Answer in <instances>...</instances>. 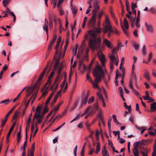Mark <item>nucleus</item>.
Wrapping results in <instances>:
<instances>
[{"instance_id":"obj_1","label":"nucleus","mask_w":156,"mask_h":156,"mask_svg":"<svg viewBox=\"0 0 156 156\" xmlns=\"http://www.w3.org/2000/svg\"><path fill=\"white\" fill-rule=\"evenodd\" d=\"M83 37L84 39L81 43V48H84L85 42L88 39H89L88 46L92 51H94L96 49L100 48L101 38L100 36L97 37L93 31L91 30H88L87 33L85 34Z\"/></svg>"},{"instance_id":"obj_2","label":"nucleus","mask_w":156,"mask_h":156,"mask_svg":"<svg viewBox=\"0 0 156 156\" xmlns=\"http://www.w3.org/2000/svg\"><path fill=\"white\" fill-rule=\"evenodd\" d=\"M93 74L95 79L94 80L96 83L94 86L95 87L97 86V83H98L100 82L102 77L105 76L103 71L102 67L99 66L97 65L96 68L93 72Z\"/></svg>"},{"instance_id":"obj_3","label":"nucleus","mask_w":156,"mask_h":156,"mask_svg":"<svg viewBox=\"0 0 156 156\" xmlns=\"http://www.w3.org/2000/svg\"><path fill=\"white\" fill-rule=\"evenodd\" d=\"M103 32L105 34L107 33L108 31H111L112 29V27L109 21L108 15H105V22L103 24Z\"/></svg>"},{"instance_id":"obj_4","label":"nucleus","mask_w":156,"mask_h":156,"mask_svg":"<svg viewBox=\"0 0 156 156\" xmlns=\"http://www.w3.org/2000/svg\"><path fill=\"white\" fill-rule=\"evenodd\" d=\"M121 26L125 35L126 36H128L129 34V33L128 30L129 29V27L128 22L126 18H125L124 19L123 25L122 23H121Z\"/></svg>"},{"instance_id":"obj_5","label":"nucleus","mask_w":156,"mask_h":156,"mask_svg":"<svg viewBox=\"0 0 156 156\" xmlns=\"http://www.w3.org/2000/svg\"><path fill=\"white\" fill-rule=\"evenodd\" d=\"M97 49L98 51L97 55L100 61L101 62L102 65L103 66H105V62L106 60L105 58V55L102 53L100 50L98 51V49Z\"/></svg>"},{"instance_id":"obj_6","label":"nucleus","mask_w":156,"mask_h":156,"mask_svg":"<svg viewBox=\"0 0 156 156\" xmlns=\"http://www.w3.org/2000/svg\"><path fill=\"white\" fill-rule=\"evenodd\" d=\"M37 86L38 87L39 86L35 83L34 85L33 86H29L27 88L26 90L27 91V94L26 96L27 98L30 96V95L33 92L34 90Z\"/></svg>"},{"instance_id":"obj_7","label":"nucleus","mask_w":156,"mask_h":156,"mask_svg":"<svg viewBox=\"0 0 156 156\" xmlns=\"http://www.w3.org/2000/svg\"><path fill=\"white\" fill-rule=\"evenodd\" d=\"M96 20V15L93 14L91 18L90 19L89 21V26L91 28H93L94 27V25L95 24Z\"/></svg>"},{"instance_id":"obj_8","label":"nucleus","mask_w":156,"mask_h":156,"mask_svg":"<svg viewBox=\"0 0 156 156\" xmlns=\"http://www.w3.org/2000/svg\"><path fill=\"white\" fill-rule=\"evenodd\" d=\"M109 58L111 61L110 63V67L111 71H112L114 69L113 63L115 58V56L113 54H109Z\"/></svg>"},{"instance_id":"obj_9","label":"nucleus","mask_w":156,"mask_h":156,"mask_svg":"<svg viewBox=\"0 0 156 156\" xmlns=\"http://www.w3.org/2000/svg\"><path fill=\"white\" fill-rule=\"evenodd\" d=\"M86 78L87 80H88V81H89V82L91 83L92 85H93V87L94 88H97V89H98L99 90H101V88L99 87L98 83H97V86L96 87H94V85L96 83V82H95L94 81V82L92 80L90 77L89 76V75L87 73V75Z\"/></svg>"},{"instance_id":"obj_10","label":"nucleus","mask_w":156,"mask_h":156,"mask_svg":"<svg viewBox=\"0 0 156 156\" xmlns=\"http://www.w3.org/2000/svg\"><path fill=\"white\" fill-rule=\"evenodd\" d=\"M94 9L92 11L93 14L96 15L97 12L99 10L100 7L97 2H95L94 5Z\"/></svg>"},{"instance_id":"obj_11","label":"nucleus","mask_w":156,"mask_h":156,"mask_svg":"<svg viewBox=\"0 0 156 156\" xmlns=\"http://www.w3.org/2000/svg\"><path fill=\"white\" fill-rule=\"evenodd\" d=\"M145 26L147 28V31L150 33L153 32L154 30L151 24H148L147 22L145 23Z\"/></svg>"},{"instance_id":"obj_12","label":"nucleus","mask_w":156,"mask_h":156,"mask_svg":"<svg viewBox=\"0 0 156 156\" xmlns=\"http://www.w3.org/2000/svg\"><path fill=\"white\" fill-rule=\"evenodd\" d=\"M103 43L109 48H111L113 46V44L112 43L107 39H104L103 41Z\"/></svg>"},{"instance_id":"obj_13","label":"nucleus","mask_w":156,"mask_h":156,"mask_svg":"<svg viewBox=\"0 0 156 156\" xmlns=\"http://www.w3.org/2000/svg\"><path fill=\"white\" fill-rule=\"evenodd\" d=\"M54 74H55V72L53 71L51 72L50 73V74L48 78V80L45 83V86H47L48 84H49V85H50V84L51 83V79L53 76Z\"/></svg>"},{"instance_id":"obj_14","label":"nucleus","mask_w":156,"mask_h":156,"mask_svg":"<svg viewBox=\"0 0 156 156\" xmlns=\"http://www.w3.org/2000/svg\"><path fill=\"white\" fill-rule=\"evenodd\" d=\"M35 143H34L31 146V150L30 151V153H28L27 154V156H34V152L35 150Z\"/></svg>"},{"instance_id":"obj_15","label":"nucleus","mask_w":156,"mask_h":156,"mask_svg":"<svg viewBox=\"0 0 156 156\" xmlns=\"http://www.w3.org/2000/svg\"><path fill=\"white\" fill-rule=\"evenodd\" d=\"M43 29L46 31L47 34L48 35V21L46 18L45 19V23L44 25L43 26Z\"/></svg>"},{"instance_id":"obj_16","label":"nucleus","mask_w":156,"mask_h":156,"mask_svg":"<svg viewBox=\"0 0 156 156\" xmlns=\"http://www.w3.org/2000/svg\"><path fill=\"white\" fill-rule=\"evenodd\" d=\"M102 154L103 156H109L106 147L104 146L102 149Z\"/></svg>"},{"instance_id":"obj_17","label":"nucleus","mask_w":156,"mask_h":156,"mask_svg":"<svg viewBox=\"0 0 156 156\" xmlns=\"http://www.w3.org/2000/svg\"><path fill=\"white\" fill-rule=\"evenodd\" d=\"M58 83H54L51 86L50 89L53 90V91L55 92L58 86Z\"/></svg>"},{"instance_id":"obj_18","label":"nucleus","mask_w":156,"mask_h":156,"mask_svg":"<svg viewBox=\"0 0 156 156\" xmlns=\"http://www.w3.org/2000/svg\"><path fill=\"white\" fill-rule=\"evenodd\" d=\"M48 88L47 87L46 88L45 87H44L43 88L41 89V92H42V95L41 96V97H44V98L45 96L47 95L48 93V90H46L45 91H44V90H47Z\"/></svg>"},{"instance_id":"obj_19","label":"nucleus","mask_w":156,"mask_h":156,"mask_svg":"<svg viewBox=\"0 0 156 156\" xmlns=\"http://www.w3.org/2000/svg\"><path fill=\"white\" fill-rule=\"evenodd\" d=\"M41 107H40L39 106H38L36 109L35 114H36V115L38 116L40 115H41Z\"/></svg>"},{"instance_id":"obj_20","label":"nucleus","mask_w":156,"mask_h":156,"mask_svg":"<svg viewBox=\"0 0 156 156\" xmlns=\"http://www.w3.org/2000/svg\"><path fill=\"white\" fill-rule=\"evenodd\" d=\"M44 119V117L43 115H40L39 116L37 119V122H36L35 124L37 125V123L40 124L41 123Z\"/></svg>"},{"instance_id":"obj_21","label":"nucleus","mask_w":156,"mask_h":156,"mask_svg":"<svg viewBox=\"0 0 156 156\" xmlns=\"http://www.w3.org/2000/svg\"><path fill=\"white\" fill-rule=\"evenodd\" d=\"M89 93L90 91L89 90L87 91L86 94L84 98L83 102L84 105H85L87 103V99L89 97Z\"/></svg>"},{"instance_id":"obj_22","label":"nucleus","mask_w":156,"mask_h":156,"mask_svg":"<svg viewBox=\"0 0 156 156\" xmlns=\"http://www.w3.org/2000/svg\"><path fill=\"white\" fill-rule=\"evenodd\" d=\"M133 152L134 156H139V151L135 147H133L132 149Z\"/></svg>"},{"instance_id":"obj_23","label":"nucleus","mask_w":156,"mask_h":156,"mask_svg":"<svg viewBox=\"0 0 156 156\" xmlns=\"http://www.w3.org/2000/svg\"><path fill=\"white\" fill-rule=\"evenodd\" d=\"M140 152L143 156H148V150L147 148H145L141 151Z\"/></svg>"},{"instance_id":"obj_24","label":"nucleus","mask_w":156,"mask_h":156,"mask_svg":"<svg viewBox=\"0 0 156 156\" xmlns=\"http://www.w3.org/2000/svg\"><path fill=\"white\" fill-rule=\"evenodd\" d=\"M107 76L108 78L107 79H106L105 77V76H104V77H102L103 78V80L106 86L108 84L110 80V76L108 74H107Z\"/></svg>"},{"instance_id":"obj_25","label":"nucleus","mask_w":156,"mask_h":156,"mask_svg":"<svg viewBox=\"0 0 156 156\" xmlns=\"http://www.w3.org/2000/svg\"><path fill=\"white\" fill-rule=\"evenodd\" d=\"M44 76L43 75H42L41 74H40L38 78L37 79V80L36 81V82L35 83L36 84H37L38 86H39L41 84L40 81L42 79Z\"/></svg>"},{"instance_id":"obj_26","label":"nucleus","mask_w":156,"mask_h":156,"mask_svg":"<svg viewBox=\"0 0 156 156\" xmlns=\"http://www.w3.org/2000/svg\"><path fill=\"white\" fill-rule=\"evenodd\" d=\"M100 150V144L98 142L97 143L96 149L95 151V153L96 154H98Z\"/></svg>"},{"instance_id":"obj_27","label":"nucleus","mask_w":156,"mask_h":156,"mask_svg":"<svg viewBox=\"0 0 156 156\" xmlns=\"http://www.w3.org/2000/svg\"><path fill=\"white\" fill-rule=\"evenodd\" d=\"M52 114V112H50L47 115L46 117L45 118V119L44 121V122L43 123L42 125V127H43L45 124V123L46 121H47L48 118L50 117V116Z\"/></svg>"},{"instance_id":"obj_28","label":"nucleus","mask_w":156,"mask_h":156,"mask_svg":"<svg viewBox=\"0 0 156 156\" xmlns=\"http://www.w3.org/2000/svg\"><path fill=\"white\" fill-rule=\"evenodd\" d=\"M151 110L153 111L154 110H156V102H154L151 104Z\"/></svg>"},{"instance_id":"obj_29","label":"nucleus","mask_w":156,"mask_h":156,"mask_svg":"<svg viewBox=\"0 0 156 156\" xmlns=\"http://www.w3.org/2000/svg\"><path fill=\"white\" fill-rule=\"evenodd\" d=\"M98 116L101 119L103 124H104V119L102 117V114L101 110V109H100L99 110V112H98Z\"/></svg>"},{"instance_id":"obj_30","label":"nucleus","mask_w":156,"mask_h":156,"mask_svg":"<svg viewBox=\"0 0 156 156\" xmlns=\"http://www.w3.org/2000/svg\"><path fill=\"white\" fill-rule=\"evenodd\" d=\"M60 106L58 105L57 106H55L53 109L50 112H52V113L54 112V114H55L57 112L59 109Z\"/></svg>"},{"instance_id":"obj_31","label":"nucleus","mask_w":156,"mask_h":156,"mask_svg":"<svg viewBox=\"0 0 156 156\" xmlns=\"http://www.w3.org/2000/svg\"><path fill=\"white\" fill-rule=\"evenodd\" d=\"M104 11L103 10L101 9L98 15V20L99 22H100V20L101 19L102 16L103 14Z\"/></svg>"},{"instance_id":"obj_32","label":"nucleus","mask_w":156,"mask_h":156,"mask_svg":"<svg viewBox=\"0 0 156 156\" xmlns=\"http://www.w3.org/2000/svg\"><path fill=\"white\" fill-rule=\"evenodd\" d=\"M144 77L147 80H149L150 79V73L147 71H146L144 73Z\"/></svg>"},{"instance_id":"obj_33","label":"nucleus","mask_w":156,"mask_h":156,"mask_svg":"<svg viewBox=\"0 0 156 156\" xmlns=\"http://www.w3.org/2000/svg\"><path fill=\"white\" fill-rule=\"evenodd\" d=\"M60 43H58V42L56 43V47L55 48V49L56 50V53H55V55L56 54H58L59 55H60V50H59L58 51V48L59 46Z\"/></svg>"},{"instance_id":"obj_34","label":"nucleus","mask_w":156,"mask_h":156,"mask_svg":"<svg viewBox=\"0 0 156 156\" xmlns=\"http://www.w3.org/2000/svg\"><path fill=\"white\" fill-rule=\"evenodd\" d=\"M8 118H6V117H5V118L3 119H2L1 120V122L2 124L1 125L0 127L2 128H3L5 125V123L7 120Z\"/></svg>"},{"instance_id":"obj_35","label":"nucleus","mask_w":156,"mask_h":156,"mask_svg":"<svg viewBox=\"0 0 156 156\" xmlns=\"http://www.w3.org/2000/svg\"><path fill=\"white\" fill-rule=\"evenodd\" d=\"M140 20V18H136L135 21V25L137 28H139L140 27V25L139 24Z\"/></svg>"},{"instance_id":"obj_36","label":"nucleus","mask_w":156,"mask_h":156,"mask_svg":"<svg viewBox=\"0 0 156 156\" xmlns=\"http://www.w3.org/2000/svg\"><path fill=\"white\" fill-rule=\"evenodd\" d=\"M152 156H156V140L154 144V147L152 153Z\"/></svg>"},{"instance_id":"obj_37","label":"nucleus","mask_w":156,"mask_h":156,"mask_svg":"<svg viewBox=\"0 0 156 156\" xmlns=\"http://www.w3.org/2000/svg\"><path fill=\"white\" fill-rule=\"evenodd\" d=\"M112 117L113 120L114 122L117 125H118V124H119L120 125H121V123H119V122H118L116 116L115 115H113L112 116Z\"/></svg>"},{"instance_id":"obj_38","label":"nucleus","mask_w":156,"mask_h":156,"mask_svg":"<svg viewBox=\"0 0 156 156\" xmlns=\"http://www.w3.org/2000/svg\"><path fill=\"white\" fill-rule=\"evenodd\" d=\"M123 45L122 43L120 42H118L117 46V50L118 51H119V50L121 49V48L123 47Z\"/></svg>"},{"instance_id":"obj_39","label":"nucleus","mask_w":156,"mask_h":156,"mask_svg":"<svg viewBox=\"0 0 156 156\" xmlns=\"http://www.w3.org/2000/svg\"><path fill=\"white\" fill-rule=\"evenodd\" d=\"M94 100V96H92L90 97L88 101V103L90 104L92 103Z\"/></svg>"},{"instance_id":"obj_40","label":"nucleus","mask_w":156,"mask_h":156,"mask_svg":"<svg viewBox=\"0 0 156 156\" xmlns=\"http://www.w3.org/2000/svg\"><path fill=\"white\" fill-rule=\"evenodd\" d=\"M72 9L73 11V14H76L78 10L77 9L76 7H73L72 8Z\"/></svg>"},{"instance_id":"obj_41","label":"nucleus","mask_w":156,"mask_h":156,"mask_svg":"<svg viewBox=\"0 0 156 156\" xmlns=\"http://www.w3.org/2000/svg\"><path fill=\"white\" fill-rule=\"evenodd\" d=\"M88 53H89V50H88V49H85V55L84 57V59H85L87 61H88V59L87 57V55H88Z\"/></svg>"},{"instance_id":"obj_42","label":"nucleus","mask_w":156,"mask_h":156,"mask_svg":"<svg viewBox=\"0 0 156 156\" xmlns=\"http://www.w3.org/2000/svg\"><path fill=\"white\" fill-rule=\"evenodd\" d=\"M113 32H114L116 35H119V31L115 27H113Z\"/></svg>"},{"instance_id":"obj_43","label":"nucleus","mask_w":156,"mask_h":156,"mask_svg":"<svg viewBox=\"0 0 156 156\" xmlns=\"http://www.w3.org/2000/svg\"><path fill=\"white\" fill-rule=\"evenodd\" d=\"M62 117H63V115H60V114H59L55 118L54 120H53V122L54 123V122L56 120V119H61L62 118Z\"/></svg>"},{"instance_id":"obj_44","label":"nucleus","mask_w":156,"mask_h":156,"mask_svg":"<svg viewBox=\"0 0 156 156\" xmlns=\"http://www.w3.org/2000/svg\"><path fill=\"white\" fill-rule=\"evenodd\" d=\"M15 108V107H13L11 110H10L7 113V114L6 115L5 117L6 118H8V117L9 115L13 111V109Z\"/></svg>"},{"instance_id":"obj_45","label":"nucleus","mask_w":156,"mask_h":156,"mask_svg":"<svg viewBox=\"0 0 156 156\" xmlns=\"http://www.w3.org/2000/svg\"><path fill=\"white\" fill-rule=\"evenodd\" d=\"M135 69V66H134V64H133V65L132 66V73L133 75V76H134L135 79L136 80V76L135 74H134V70Z\"/></svg>"},{"instance_id":"obj_46","label":"nucleus","mask_w":156,"mask_h":156,"mask_svg":"<svg viewBox=\"0 0 156 156\" xmlns=\"http://www.w3.org/2000/svg\"><path fill=\"white\" fill-rule=\"evenodd\" d=\"M87 17L85 16L84 18V19L83 21V23L82 25V27L83 28H84L85 27V25L86 23V21L87 20Z\"/></svg>"},{"instance_id":"obj_47","label":"nucleus","mask_w":156,"mask_h":156,"mask_svg":"<svg viewBox=\"0 0 156 156\" xmlns=\"http://www.w3.org/2000/svg\"><path fill=\"white\" fill-rule=\"evenodd\" d=\"M143 54L144 55H145L146 53V46L145 45L143 46L142 50Z\"/></svg>"},{"instance_id":"obj_48","label":"nucleus","mask_w":156,"mask_h":156,"mask_svg":"<svg viewBox=\"0 0 156 156\" xmlns=\"http://www.w3.org/2000/svg\"><path fill=\"white\" fill-rule=\"evenodd\" d=\"M93 109L95 110L99 109V107L97 103H95L93 105Z\"/></svg>"},{"instance_id":"obj_49","label":"nucleus","mask_w":156,"mask_h":156,"mask_svg":"<svg viewBox=\"0 0 156 156\" xmlns=\"http://www.w3.org/2000/svg\"><path fill=\"white\" fill-rule=\"evenodd\" d=\"M38 90H37L36 92H34L32 95L31 97L30 98H31V99L33 98L35 99L36 97L37 96V94L38 93Z\"/></svg>"},{"instance_id":"obj_50","label":"nucleus","mask_w":156,"mask_h":156,"mask_svg":"<svg viewBox=\"0 0 156 156\" xmlns=\"http://www.w3.org/2000/svg\"><path fill=\"white\" fill-rule=\"evenodd\" d=\"M124 107H125V108H128V111L129 112H131V106H127L126 104V102H124Z\"/></svg>"},{"instance_id":"obj_51","label":"nucleus","mask_w":156,"mask_h":156,"mask_svg":"<svg viewBox=\"0 0 156 156\" xmlns=\"http://www.w3.org/2000/svg\"><path fill=\"white\" fill-rule=\"evenodd\" d=\"M69 43V39L68 38H67L66 39L65 45V46H64V49L65 50L67 49V48L68 45V44Z\"/></svg>"},{"instance_id":"obj_52","label":"nucleus","mask_w":156,"mask_h":156,"mask_svg":"<svg viewBox=\"0 0 156 156\" xmlns=\"http://www.w3.org/2000/svg\"><path fill=\"white\" fill-rule=\"evenodd\" d=\"M93 63H94L93 61L92 60L87 67V69H88V71H90L91 68L92 67V66H93Z\"/></svg>"},{"instance_id":"obj_53","label":"nucleus","mask_w":156,"mask_h":156,"mask_svg":"<svg viewBox=\"0 0 156 156\" xmlns=\"http://www.w3.org/2000/svg\"><path fill=\"white\" fill-rule=\"evenodd\" d=\"M19 112L18 111H16L14 114V116L13 117V119H16L18 115L19 114Z\"/></svg>"},{"instance_id":"obj_54","label":"nucleus","mask_w":156,"mask_h":156,"mask_svg":"<svg viewBox=\"0 0 156 156\" xmlns=\"http://www.w3.org/2000/svg\"><path fill=\"white\" fill-rule=\"evenodd\" d=\"M63 0H59L57 3V7L58 8L61 7V5L62 3Z\"/></svg>"},{"instance_id":"obj_55","label":"nucleus","mask_w":156,"mask_h":156,"mask_svg":"<svg viewBox=\"0 0 156 156\" xmlns=\"http://www.w3.org/2000/svg\"><path fill=\"white\" fill-rule=\"evenodd\" d=\"M12 131L9 130V132L7 134V135L6 136V140L7 141H8L9 140V137H10V134L12 132Z\"/></svg>"},{"instance_id":"obj_56","label":"nucleus","mask_w":156,"mask_h":156,"mask_svg":"<svg viewBox=\"0 0 156 156\" xmlns=\"http://www.w3.org/2000/svg\"><path fill=\"white\" fill-rule=\"evenodd\" d=\"M133 46L136 50H138L139 48V45L136 43L133 44Z\"/></svg>"},{"instance_id":"obj_57","label":"nucleus","mask_w":156,"mask_h":156,"mask_svg":"<svg viewBox=\"0 0 156 156\" xmlns=\"http://www.w3.org/2000/svg\"><path fill=\"white\" fill-rule=\"evenodd\" d=\"M149 10L150 12L153 13H156V9L154 8H150Z\"/></svg>"},{"instance_id":"obj_58","label":"nucleus","mask_w":156,"mask_h":156,"mask_svg":"<svg viewBox=\"0 0 156 156\" xmlns=\"http://www.w3.org/2000/svg\"><path fill=\"white\" fill-rule=\"evenodd\" d=\"M115 62V65L117 66L119 62V59L118 57H115V58L114 60V62Z\"/></svg>"},{"instance_id":"obj_59","label":"nucleus","mask_w":156,"mask_h":156,"mask_svg":"<svg viewBox=\"0 0 156 156\" xmlns=\"http://www.w3.org/2000/svg\"><path fill=\"white\" fill-rule=\"evenodd\" d=\"M112 120V118L111 117H110L108 119V127L109 128V129H110L111 128V122Z\"/></svg>"},{"instance_id":"obj_60","label":"nucleus","mask_w":156,"mask_h":156,"mask_svg":"<svg viewBox=\"0 0 156 156\" xmlns=\"http://www.w3.org/2000/svg\"><path fill=\"white\" fill-rule=\"evenodd\" d=\"M97 94L98 97L99 99L100 100H101L102 101L104 100V99L103 97H102V95L99 92H97Z\"/></svg>"},{"instance_id":"obj_61","label":"nucleus","mask_w":156,"mask_h":156,"mask_svg":"<svg viewBox=\"0 0 156 156\" xmlns=\"http://www.w3.org/2000/svg\"><path fill=\"white\" fill-rule=\"evenodd\" d=\"M48 67V66L47 65L44 69L43 70L42 72V73H41V74L42 75H43L44 76L45 73L46 72V71L47 70Z\"/></svg>"},{"instance_id":"obj_62","label":"nucleus","mask_w":156,"mask_h":156,"mask_svg":"<svg viewBox=\"0 0 156 156\" xmlns=\"http://www.w3.org/2000/svg\"><path fill=\"white\" fill-rule=\"evenodd\" d=\"M9 2L8 0H3L2 2V3L3 5L6 7H7L6 5L8 4Z\"/></svg>"},{"instance_id":"obj_63","label":"nucleus","mask_w":156,"mask_h":156,"mask_svg":"<svg viewBox=\"0 0 156 156\" xmlns=\"http://www.w3.org/2000/svg\"><path fill=\"white\" fill-rule=\"evenodd\" d=\"M95 32L98 33H100L101 31V29L100 27H98L95 29Z\"/></svg>"},{"instance_id":"obj_64","label":"nucleus","mask_w":156,"mask_h":156,"mask_svg":"<svg viewBox=\"0 0 156 156\" xmlns=\"http://www.w3.org/2000/svg\"><path fill=\"white\" fill-rule=\"evenodd\" d=\"M152 74L153 76L154 77H156V70L154 69H153L152 70Z\"/></svg>"}]
</instances>
